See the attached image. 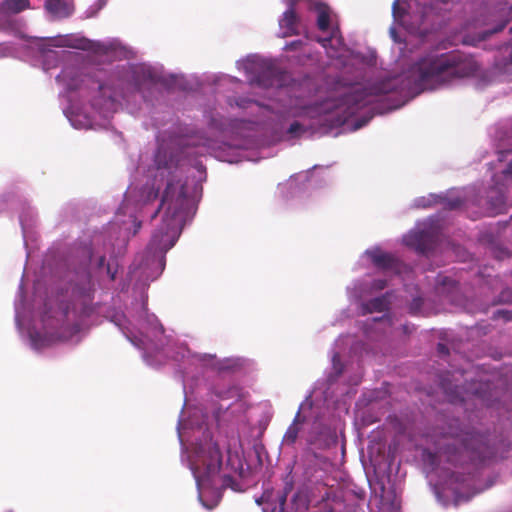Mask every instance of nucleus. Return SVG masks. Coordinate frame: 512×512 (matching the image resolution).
<instances>
[{"label":"nucleus","instance_id":"473e14b6","mask_svg":"<svg viewBox=\"0 0 512 512\" xmlns=\"http://www.w3.org/2000/svg\"><path fill=\"white\" fill-rule=\"evenodd\" d=\"M502 154H503V152H500V153H499V161H502V160H503Z\"/></svg>","mask_w":512,"mask_h":512},{"label":"nucleus","instance_id":"c85d7f7f","mask_svg":"<svg viewBox=\"0 0 512 512\" xmlns=\"http://www.w3.org/2000/svg\"><path fill=\"white\" fill-rule=\"evenodd\" d=\"M503 173L505 178L512 177V161L509 163L507 169Z\"/></svg>","mask_w":512,"mask_h":512},{"label":"nucleus","instance_id":"aec40b11","mask_svg":"<svg viewBox=\"0 0 512 512\" xmlns=\"http://www.w3.org/2000/svg\"><path fill=\"white\" fill-rule=\"evenodd\" d=\"M218 85H232V86H238L242 84V81L236 77L230 76V75H221L217 77Z\"/></svg>","mask_w":512,"mask_h":512},{"label":"nucleus","instance_id":"c756f323","mask_svg":"<svg viewBox=\"0 0 512 512\" xmlns=\"http://www.w3.org/2000/svg\"><path fill=\"white\" fill-rule=\"evenodd\" d=\"M358 348H359V345L358 344H355L351 347V353L353 354H357L358 353Z\"/></svg>","mask_w":512,"mask_h":512},{"label":"nucleus","instance_id":"9b49d317","mask_svg":"<svg viewBox=\"0 0 512 512\" xmlns=\"http://www.w3.org/2000/svg\"><path fill=\"white\" fill-rule=\"evenodd\" d=\"M436 235L432 229V220L428 219L403 237L406 246L421 254H429L435 248Z\"/></svg>","mask_w":512,"mask_h":512},{"label":"nucleus","instance_id":"412c9836","mask_svg":"<svg viewBox=\"0 0 512 512\" xmlns=\"http://www.w3.org/2000/svg\"><path fill=\"white\" fill-rule=\"evenodd\" d=\"M85 254H86V260L89 264H92V263H96V265L99 267V268H102L104 267L105 265V255H99V256H95L91 251L90 249H86L85 251Z\"/></svg>","mask_w":512,"mask_h":512},{"label":"nucleus","instance_id":"1a4fd4ad","mask_svg":"<svg viewBox=\"0 0 512 512\" xmlns=\"http://www.w3.org/2000/svg\"><path fill=\"white\" fill-rule=\"evenodd\" d=\"M467 480L459 475H451L445 482H439L434 486V492L443 506H449L450 504L459 505L464 501H468L473 497L476 492L463 493L468 489L469 485L466 483Z\"/></svg>","mask_w":512,"mask_h":512},{"label":"nucleus","instance_id":"423d86ee","mask_svg":"<svg viewBox=\"0 0 512 512\" xmlns=\"http://www.w3.org/2000/svg\"><path fill=\"white\" fill-rule=\"evenodd\" d=\"M350 342L351 339L348 336L340 337L335 341L332 353V372L327 377L326 387L324 388L322 387V384L317 383L312 394L309 395L303 403H301L293 422L290 424L283 436V446L291 447L295 444L300 430L299 424L304 422L307 418V415L305 414L307 408L312 410L314 402L318 401L320 396L323 397L324 402L327 404L332 400V396L329 395V391L333 389V386L336 384L338 379L348 372V367H344L341 364L339 352L335 350L338 348L340 349L343 345H348Z\"/></svg>","mask_w":512,"mask_h":512},{"label":"nucleus","instance_id":"a878e982","mask_svg":"<svg viewBox=\"0 0 512 512\" xmlns=\"http://www.w3.org/2000/svg\"><path fill=\"white\" fill-rule=\"evenodd\" d=\"M306 44L303 43L301 40L290 42L286 45L285 49L287 50H305Z\"/></svg>","mask_w":512,"mask_h":512},{"label":"nucleus","instance_id":"f704fd0d","mask_svg":"<svg viewBox=\"0 0 512 512\" xmlns=\"http://www.w3.org/2000/svg\"><path fill=\"white\" fill-rule=\"evenodd\" d=\"M402 104L394 106V109L399 108Z\"/></svg>","mask_w":512,"mask_h":512},{"label":"nucleus","instance_id":"20e7f679","mask_svg":"<svg viewBox=\"0 0 512 512\" xmlns=\"http://www.w3.org/2000/svg\"><path fill=\"white\" fill-rule=\"evenodd\" d=\"M208 416L199 408L184 418L180 415L177 426L182 445V462L187 463L196 482L198 499L208 510L221 500L218 476L224 465L234 473L243 469V450L238 436L231 435L213 440L206 427Z\"/></svg>","mask_w":512,"mask_h":512},{"label":"nucleus","instance_id":"a211bd4d","mask_svg":"<svg viewBox=\"0 0 512 512\" xmlns=\"http://www.w3.org/2000/svg\"><path fill=\"white\" fill-rule=\"evenodd\" d=\"M45 9L55 19L65 18L72 14L73 6L70 0H46Z\"/></svg>","mask_w":512,"mask_h":512},{"label":"nucleus","instance_id":"72a5a7b5","mask_svg":"<svg viewBox=\"0 0 512 512\" xmlns=\"http://www.w3.org/2000/svg\"><path fill=\"white\" fill-rule=\"evenodd\" d=\"M401 327H402L403 331L406 332L407 327L404 325H401Z\"/></svg>","mask_w":512,"mask_h":512},{"label":"nucleus","instance_id":"f8f14e48","mask_svg":"<svg viewBox=\"0 0 512 512\" xmlns=\"http://www.w3.org/2000/svg\"><path fill=\"white\" fill-rule=\"evenodd\" d=\"M287 5V9L279 18V35L288 37L299 33L300 19L296 15L295 5L300 0H283Z\"/></svg>","mask_w":512,"mask_h":512},{"label":"nucleus","instance_id":"ddd939ff","mask_svg":"<svg viewBox=\"0 0 512 512\" xmlns=\"http://www.w3.org/2000/svg\"><path fill=\"white\" fill-rule=\"evenodd\" d=\"M387 286V279H375L370 284L357 281L347 287V294L351 301H360L366 296L382 291Z\"/></svg>","mask_w":512,"mask_h":512},{"label":"nucleus","instance_id":"9d476101","mask_svg":"<svg viewBox=\"0 0 512 512\" xmlns=\"http://www.w3.org/2000/svg\"><path fill=\"white\" fill-rule=\"evenodd\" d=\"M368 261L377 269L387 273L397 274L402 280H404L403 274L411 272V269L407 265L401 263L394 255L383 251L378 246L367 249L361 256L358 265L365 266V262Z\"/></svg>","mask_w":512,"mask_h":512},{"label":"nucleus","instance_id":"6ab92c4d","mask_svg":"<svg viewBox=\"0 0 512 512\" xmlns=\"http://www.w3.org/2000/svg\"><path fill=\"white\" fill-rule=\"evenodd\" d=\"M303 185L305 187H313L314 186V181L312 179L309 178V173L308 172H301V173H298L294 176H292L288 182L284 185H281V189H283L284 187H289L290 189H300V186Z\"/></svg>","mask_w":512,"mask_h":512},{"label":"nucleus","instance_id":"39448f33","mask_svg":"<svg viewBox=\"0 0 512 512\" xmlns=\"http://www.w3.org/2000/svg\"><path fill=\"white\" fill-rule=\"evenodd\" d=\"M68 302L61 300L58 309L49 308L40 320V327H31L30 313L26 309L23 295V280L15 300V320L22 336L36 351L49 347L58 341L77 343L88 327L87 319L93 312V285L86 269L78 275V281L67 291Z\"/></svg>","mask_w":512,"mask_h":512},{"label":"nucleus","instance_id":"4be33fe9","mask_svg":"<svg viewBox=\"0 0 512 512\" xmlns=\"http://www.w3.org/2000/svg\"><path fill=\"white\" fill-rule=\"evenodd\" d=\"M422 303L423 301L421 297L413 298L411 303L409 304V312L413 315L422 314Z\"/></svg>","mask_w":512,"mask_h":512},{"label":"nucleus","instance_id":"f257e3e1","mask_svg":"<svg viewBox=\"0 0 512 512\" xmlns=\"http://www.w3.org/2000/svg\"><path fill=\"white\" fill-rule=\"evenodd\" d=\"M310 9L317 14L318 29L327 33L317 41L342 69L343 79L327 80L319 86L305 81L299 87H285L286 75L278 71L275 60L258 54L238 60L237 69L245 74L251 85L276 88L277 91L267 104L244 97L229 99L231 107L254 116L253 119L233 121L230 124L232 133L245 137V130H263L278 140L297 139L314 131L316 125L333 127L347 123L352 116L390 92L414 97L422 91L439 89L479 75L480 66L470 55L430 51L399 75L366 79L371 67L364 57L344 45L331 9L320 2L311 3Z\"/></svg>","mask_w":512,"mask_h":512},{"label":"nucleus","instance_id":"5701e85b","mask_svg":"<svg viewBox=\"0 0 512 512\" xmlns=\"http://www.w3.org/2000/svg\"><path fill=\"white\" fill-rule=\"evenodd\" d=\"M504 205H505V198H504V195L502 193H500L496 198V202L492 203V211L494 213H499L501 211V209L504 207Z\"/></svg>","mask_w":512,"mask_h":512},{"label":"nucleus","instance_id":"c9c22d12","mask_svg":"<svg viewBox=\"0 0 512 512\" xmlns=\"http://www.w3.org/2000/svg\"><path fill=\"white\" fill-rule=\"evenodd\" d=\"M447 1H448V0H443V2H445V3H446Z\"/></svg>","mask_w":512,"mask_h":512},{"label":"nucleus","instance_id":"cd10ccee","mask_svg":"<svg viewBox=\"0 0 512 512\" xmlns=\"http://www.w3.org/2000/svg\"><path fill=\"white\" fill-rule=\"evenodd\" d=\"M390 35H391V38L394 40V42H400V39L398 38L397 33H396L395 26H392L390 28Z\"/></svg>","mask_w":512,"mask_h":512},{"label":"nucleus","instance_id":"0eeeda50","mask_svg":"<svg viewBox=\"0 0 512 512\" xmlns=\"http://www.w3.org/2000/svg\"><path fill=\"white\" fill-rule=\"evenodd\" d=\"M436 4L426 5L420 0H395L392 5L394 21L410 32H417Z\"/></svg>","mask_w":512,"mask_h":512},{"label":"nucleus","instance_id":"4468645a","mask_svg":"<svg viewBox=\"0 0 512 512\" xmlns=\"http://www.w3.org/2000/svg\"><path fill=\"white\" fill-rule=\"evenodd\" d=\"M437 202L443 203L449 209H456L463 204L464 199L459 192L452 191L449 195L430 194L428 197H420L414 203L416 207L426 208Z\"/></svg>","mask_w":512,"mask_h":512},{"label":"nucleus","instance_id":"7ed1b4c3","mask_svg":"<svg viewBox=\"0 0 512 512\" xmlns=\"http://www.w3.org/2000/svg\"><path fill=\"white\" fill-rule=\"evenodd\" d=\"M86 50L108 59L127 58L130 51L118 39L94 41L79 35H59L37 38L22 45L20 52L9 51L6 55L17 56L45 72L62 63L56 81L63 88L60 92L63 112L76 129H89L102 125L114 113L122 100L143 99L145 102L162 82L160 69L151 65L129 66L117 78V89L83 76L76 65L77 54L54 48Z\"/></svg>","mask_w":512,"mask_h":512},{"label":"nucleus","instance_id":"2eb2a0df","mask_svg":"<svg viewBox=\"0 0 512 512\" xmlns=\"http://www.w3.org/2000/svg\"><path fill=\"white\" fill-rule=\"evenodd\" d=\"M398 328L389 316L373 318L371 324L365 328L364 334L368 339H378L380 335L393 334Z\"/></svg>","mask_w":512,"mask_h":512},{"label":"nucleus","instance_id":"6e6552de","mask_svg":"<svg viewBox=\"0 0 512 512\" xmlns=\"http://www.w3.org/2000/svg\"><path fill=\"white\" fill-rule=\"evenodd\" d=\"M169 145L181 148V154L185 156L214 154L219 148L218 141L208 138L201 133L185 135H173L169 138Z\"/></svg>","mask_w":512,"mask_h":512},{"label":"nucleus","instance_id":"2f4dec72","mask_svg":"<svg viewBox=\"0 0 512 512\" xmlns=\"http://www.w3.org/2000/svg\"><path fill=\"white\" fill-rule=\"evenodd\" d=\"M193 193H194L195 195L198 193V186H197V185H195L194 190H193Z\"/></svg>","mask_w":512,"mask_h":512},{"label":"nucleus","instance_id":"393cba45","mask_svg":"<svg viewBox=\"0 0 512 512\" xmlns=\"http://www.w3.org/2000/svg\"><path fill=\"white\" fill-rule=\"evenodd\" d=\"M371 118H372V115H365V116L361 117L359 120H357L355 122V124H353L352 130L355 131V130H358V129L364 127L369 122V120Z\"/></svg>","mask_w":512,"mask_h":512},{"label":"nucleus","instance_id":"f03ea898","mask_svg":"<svg viewBox=\"0 0 512 512\" xmlns=\"http://www.w3.org/2000/svg\"><path fill=\"white\" fill-rule=\"evenodd\" d=\"M179 163L180 160L172 154L168 158L166 150L161 146L155 154L153 167L148 170L149 176L153 177L152 187H144L140 191L133 187L128 188L119 214H129V220L123 221V227L120 228L123 237L118 244L116 254L114 248L112 249L106 271L111 280H114L118 267L116 256L124 250L127 238L135 235L141 227L134 212L138 209L142 210L149 202L154 201L161 185L165 184L160 205L161 224L154 231L144 254L137 256L129 271L130 280L134 282L133 289L139 296L133 304L134 313L129 312L136 324L131 328V320L123 313H115L112 316V322L135 347L143 351V359L148 365H160L164 356L172 353L173 359L180 362L185 390L188 378L202 373L206 368L231 370L239 367L240 363L239 359L220 360L214 354L191 353L184 344L178 345L175 350L171 348L166 350L163 326L146 307L148 298L146 291L150 282L155 281L162 274L165 267V253L175 245L184 224L192 218L194 213L192 200L187 192L188 182L182 183V170Z\"/></svg>","mask_w":512,"mask_h":512},{"label":"nucleus","instance_id":"f3484780","mask_svg":"<svg viewBox=\"0 0 512 512\" xmlns=\"http://www.w3.org/2000/svg\"><path fill=\"white\" fill-rule=\"evenodd\" d=\"M28 8L29 0H4L0 5V29H6L7 14H17Z\"/></svg>","mask_w":512,"mask_h":512},{"label":"nucleus","instance_id":"b1692460","mask_svg":"<svg viewBox=\"0 0 512 512\" xmlns=\"http://www.w3.org/2000/svg\"><path fill=\"white\" fill-rule=\"evenodd\" d=\"M20 224H21V227H22L24 243H25V245H27L28 234H29V224L27 223V220L25 219L23 214L20 215Z\"/></svg>","mask_w":512,"mask_h":512},{"label":"nucleus","instance_id":"7c9ffc66","mask_svg":"<svg viewBox=\"0 0 512 512\" xmlns=\"http://www.w3.org/2000/svg\"><path fill=\"white\" fill-rule=\"evenodd\" d=\"M196 168H197V170H198L199 172H201V173H203V172H204L203 166H202L201 164H197V167H196Z\"/></svg>","mask_w":512,"mask_h":512},{"label":"nucleus","instance_id":"bb28decb","mask_svg":"<svg viewBox=\"0 0 512 512\" xmlns=\"http://www.w3.org/2000/svg\"><path fill=\"white\" fill-rule=\"evenodd\" d=\"M361 381V374L360 373H357L355 374L351 379H350V383L351 385L353 386H356L360 383Z\"/></svg>","mask_w":512,"mask_h":512},{"label":"nucleus","instance_id":"dca6fc26","mask_svg":"<svg viewBox=\"0 0 512 512\" xmlns=\"http://www.w3.org/2000/svg\"><path fill=\"white\" fill-rule=\"evenodd\" d=\"M392 292H387L380 297L372 298L368 301L361 302L359 306V312L362 315H366L374 312H383L392 303Z\"/></svg>","mask_w":512,"mask_h":512}]
</instances>
